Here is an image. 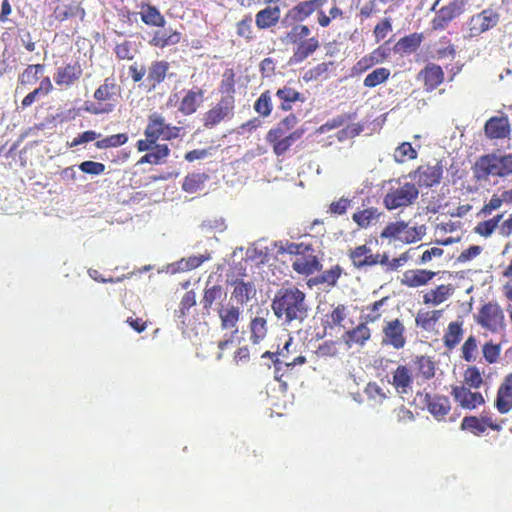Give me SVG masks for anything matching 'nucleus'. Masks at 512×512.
<instances>
[{"label": "nucleus", "instance_id": "nucleus-22", "mask_svg": "<svg viewBox=\"0 0 512 512\" xmlns=\"http://www.w3.org/2000/svg\"><path fill=\"white\" fill-rule=\"evenodd\" d=\"M280 8L278 6L275 7H267L263 10H260L256 14V25L260 29H266L273 25H275L280 18Z\"/></svg>", "mask_w": 512, "mask_h": 512}, {"label": "nucleus", "instance_id": "nucleus-4", "mask_svg": "<svg viewBox=\"0 0 512 512\" xmlns=\"http://www.w3.org/2000/svg\"><path fill=\"white\" fill-rule=\"evenodd\" d=\"M234 102L232 95L223 96L214 107L205 113L204 126L213 128L221 121L231 119L234 115Z\"/></svg>", "mask_w": 512, "mask_h": 512}, {"label": "nucleus", "instance_id": "nucleus-57", "mask_svg": "<svg viewBox=\"0 0 512 512\" xmlns=\"http://www.w3.org/2000/svg\"><path fill=\"white\" fill-rule=\"evenodd\" d=\"M351 205V200L341 197L337 201H333L329 206V212L334 215H343Z\"/></svg>", "mask_w": 512, "mask_h": 512}, {"label": "nucleus", "instance_id": "nucleus-45", "mask_svg": "<svg viewBox=\"0 0 512 512\" xmlns=\"http://www.w3.org/2000/svg\"><path fill=\"white\" fill-rule=\"evenodd\" d=\"M254 109L260 115L266 117L272 110V102L269 91L263 92L254 104Z\"/></svg>", "mask_w": 512, "mask_h": 512}, {"label": "nucleus", "instance_id": "nucleus-5", "mask_svg": "<svg viewBox=\"0 0 512 512\" xmlns=\"http://www.w3.org/2000/svg\"><path fill=\"white\" fill-rule=\"evenodd\" d=\"M227 292L223 286L218 284H206L200 304L203 308V315H210L212 311L218 312L219 307H224Z\"/></svg>", "mask_w": 512, "mask_h": 512}, {"label": "nucleus", "instance_id": "nucleus-8", "mask_svg": "<svg viewBox=\"0 0 512 512\" xmlns=\"http://www.w3.org/2000/svg\"><path fill=\"white\" fill-rule=\"evenodd\" d=\"M499 22V14L492 9H485L473 15L469 21L470 36H478L495 27Z\"/></svg>", "mask_w": 512, "mask_h": 512}, {"label": "nucleus", "instance_id": "nucleus-64", "mask_svg": "<svg viewBox=\"0 0 512 512\" xmlns=\"http://www.w3.org/2000/svg\"><path fill=\"white\" fill-rule=\"evenodd\" d=\"M340 276V272L334 269H330L325 271L317 281L320 283H327L329 285H334L337 282V279Z\"/></svg>", "mask_w": 512, "mask_h": 512}, {"label": "nucleus", "instance_id": "nucleus-40", "mask_svg": "<svg viewBox=\"0 0 512 512\" xmlns=\"http://www.w3.org/2000/svg\"><path fill=\"white\" fill-rule=\"evenodd\" d=\"M416 157L417 152L409 142H403L394 152V159L398 163H403L406 160L415 159Z\"/></svg>", "mask_w": 512, "mask_h": 512}, {"label": "nucleus", "instance_id": "nucleus-43", "mask_svg": "<svg viewBox=\"0 0 512 512\" xmlns=\"http://www.w3.org/2000/svg\"><path fill=\"white\" fill-rule=\"evenodd\" d=\"M407 223L399 221L387 225L381 233L382 238H397L401 241L403 233L406 232Z\"/></svg>", "mask_w": 512, "mask_h": 512}, {"label": "nucleus", "instance_id": "nucleus-34", "mask_svg": "<svg viewBox=\"0 0 512 512\" xmlns=\"http://www.w3.org/2000/svg\"><path fill=\"white\" fill-rule=\"evenodd\" d=\"M208 176L204 173H193L185 177L182 188L188 193H195L202 189Z\"/></svg>", "mask_w": 512, "mask_h": 512}, {"label": "nucleus", "instance_id": "nucleus-32", "mask_svg": "<svg viewBox=\"0 0 512 512\" xmlns=\"http://www.w3.org/2000/svg\"><path fill=\"white\" fill-rule=\"evenodd\" d=\"M452 293V289L447 285H440L435 290H431L423 296L425 304L439 305L444 302Z\"/></svg>", "mask_w": 512, "mask_h": 512}, {"label": "nucleus", "instance_id": "nucleus-51", "mask_svg": "<svg viewBox=\"0 0 512 512\" xmlns=\"http://www.w3.org/2000/svg\"><path fill=\"white\" fill-rule=\"evenodd\" d=\"M477 351V340L474 336H470L462 346V357L465 361L471 362L476 359L475 352Z\"/></svg>", "mask_w": 512, "mask_h": 512}, {"label": "nucleus", "instance_id": "nucleus-48", "mask_svg": "<svg viewBox=\"0 0 512 512\" xmlns=\"http://www.w3.org/2000/svg\"><path fill=\"white\" fill-rule=\"evenodd\" d=\"M313 12H314L313 4L309 0V1L300 2L298 5H296L292 9V11L290 13L293 14V17L297 21H303L305 18H307Z\"/></svg>", "mask_w": 512, "mask_h": 512}, {"label": "nucleus", "instance_id": "nucleus-3", "mask_svg": "<svg viewBox=\"0 0 512 512\" xmlns=\"http://www.w3.org/2000/svg\"><path fill=\"white\" fill-rule=\"evenodd\" d=\"M419 190L415 184L410 182L402 183L396 181V186H392L384 197V205L388 210L407 207L418 198Z\"/></svg>", "mask_w": 512, "mask_h": 512}, {"label": "nucleus", "instance_id": "nucleus-13", "mask_svg": "<svg viewBox=\"0 0 512 512\" xmlns=\"http://www.w3.org/2000/svg\"><path fill=\"white\" fill-rule=\"evenodd\" d=\"M349 257L356 268L363 269L378 264L380 255L372 254L370 248L360 245L350 252Z\"/></svg>", "mask_w": 512, "mask_h": 512}, {"label": "nucleus", "instance_id": "nucleus-2", "mask_svg": "<svg viewBox=\"0 0 512 512\" xmlns=\"http://www.w3.org/2000/svg\"><path fill=\"white\" fill-rule=\"evenodd\" d=\"M475 177L478 180H488L491 177L508 178L512 176V153L487 154L481 156L474 166Z\"/></svg>", "mask_w": 512, "mask_h": 512}, {"label": "nucleus", "instance_id": "nucleus-20", "mask_svg": "<svg viewBox=\"0 0 512 512\" xmlns=\"http://www.w3.org/2000/svg\"><path fill=\"white\" fill-rule=\"evenodd\" d=\"M435 276V273L428 270H407L401 279V284L408 287H419L425 285Z\"/></svg>", "mask_w": 512, "mask_h": 512}, {"label": "nucleus", "instance_id": "nucleus-24", "mask_svg": "<svg viewBox=\"0 0 512 512\" xmlns=\"http://www.w3.org/2000/svg\"><path fill=\"white\" fill-rule=\"evenodd\" d=\"M166 124L167 123L161 114L156 112L152 113L148 118V125L144 132L145 136L158 140L161 138Z\"/></svg>", "mask_w": 512, "mask_h": 512}, {"label": "nucleus", "instance_id": "nucleus-27", "mask_svg": "<svg viewBox=\"0 0 512 512\" xmlns=\"http://www.w3.org/2000/svg\"><path fill=\"white\" fill-rule=\"evenodd\" d=\"M276 97L280 101L279 107L284 111L291 110L292 103L296 101H304L303 96L299 92L290 87H284L279 89L276 92Z\"/></svg>", "mask_w": 512, "mask_h": 512}, {"label": "nucleus", "instance_id": "nucleus-26", "mask_svg": "<svg viewBox=\"0 0 512 512\" xmlns=\"http://www.w3.org/2000/svg\"><path fill=\"white\" fill-rule=\"evenodd\" d=\"M370 329L366 324H359L356 328L347 331L344 335L345 343L348 347H351L352 343L363 346L365 342L370 338Z\"/></svg>", "mask_w": 512, "mask_h": 512}, {"label": "nucleus", "instance_id": "nucleus-44", "mask_svg": "<svg viewBox=\"0 0 512 512\" xmlns=\"http://www.w3.org/2000/svg\"><path fill=\"white\" fill-rule=\"evenodd\" d=\"M464 7V0H454L449 5L442 7L440 12L444 15V17H446V19L451 21L464 12Z\"/></svg>", "mask_w": 512, "mask_h": 512}, {"label": "nucleus", "instance_id": "nucleus-11", "mask_svg": "<svg viewBox=\"0 0 512 512\" xmlns=\"http://www.w3.org/2000/svg\"><path fill=\"white\" fill-rule=\"evenodd\" d=\"M241 313L240 307L231 302L224 307H219L217 314L221 321V328L223 330H231L232 334H236Z\"/></svg>", "mask_w": 512, "mask_h": 512}, {"label": "nucleus", "instance_id": "nucleus-59", "mask_svg": "<svg viewBox=\"0 0 512 512\" xmlns=\"http://www.w3.org/2000/svg\"><path fill=\"white\" fill-rule=\"evenodd\" d=\"M500 353V346L492 343H487L483 347V356L489 363H495Z\"/></svg>", "mask_w": 512, "mask_h": 512}, {"label": "nucleus", "instance_id": "nucleus-41", "mask_svg": "<svg viewBox=\"0 0 512 512\" xmlns=\"http://www.w3.org/2000/svg\"><path fill=\"white\" fill-rule=\"evenodd\" d=\"M378 215L377 209L368 208L354 213L352 218L358 226L365 228L369 226L370 223L378 217Z\"/></svg>", "mask_w": 512, "mask_h": 512}, {"label": "nucleus", "instance_id": "nucleus-58", "mask_svg": "<svg viewBox=\"0 0 512 512\" xmlns=\"http://www.w3.org/2000/svg\"><path fill=\"white\" fill-rule=\"evenodd\" d=\"M196 304V294L194 291H188L184 294L179 308V317L186 315L187 311Z\"/></svg>", "mask_w": 512, "mask_h": 512}, {"label": "nucleus", "instance_id": "nucleus-36", "mask_svg": "<svg viewBox=\"0 0 512 512\" xmlns=\"http://www.w3.org/2000/svg\"><path fill=\"white\" fill-rule=\"evenodd\" d=\"M251 340L257 344L267 335V321L263 317H255L250 323Z\"/></svg>", "mask_w": 512, "mask_h": 512}, {"label": "nucleus", "instance_id": "nucleus-52", "mask_svg": "<svg viewBox=\"0 0 512 512\" xmlns=\"http://www.w3.org/2000/svg\"><path fill=\"white\" fill-rule=\"evenodd\" d=\"M466 384L473 388H479L483 380L479 369L475 366L469 367L464 374Z\"/></svg>", "mask_w": 512, "mask_h": 512}, {"label": "nucleus", "instance_id": "nucleus-1", "mask_svg": "<svg viewBox=\"0 0 512 512\" xmlns=\"http://www.w3.org/2000/svg\"><path fill=\"white\" fill-rule=\"evenodd\" d=\"M271 307L277 319L295 328L301 327L311 311L306 294L295 286L280 288L275 293Z\"/></svg>", "mask_w": 512, "mask_h": 512}, {"label": "nucleus", "instance_id": "nucleus-53", "mask_svg": "<svg viewBox=\"0 0 512 512\" xmlns=\"http://www.w3.org/2000/svg\"><path fill=\"white\" fill-rule=\"evenodd\" d=\"M461 428L471 430L478 435L486 430L485 425L481 422V420L473 416L465 417L462 420Z\"/></svg>", "mask_w": 512, "mask_h": 512}, {"label": "nucleus", "instance_id": "nucleus-16", "mask_svg": "<svg viewBox=\"0 0 512 512\" xmlns=\"http://www.w3.org/2000/svg\"><path fill=\"white\" fill-rule=\"evenodd\" d=\"M496 407L501 414L508 413L512 409V374L505 378L498 390Z\"/></svg>", "mask_w": 512, "mask_h": 512}, {"label": "nucleus", "instance_id": "nucleus-14", "mask_svg": "<svg viewBox=\"0 0 512 512\" xmlns=\"http://www.w3.org/2000/svg\"><path fill=\"white\" fill-rule=\"evenodd\" d=\"M312 252L313 250L301 254L295 258L292 263V267L297 273L303 275H311L320 270L321 264L317 257L312 254Z\"/></svg>", "mask_w": 512, "mask_h": 512}, {"label": "nucleus", "instance_id": "nucleus-46", "mask_svg": "<svg viewBox=\"0 0 512 512\" xmlns=\"http://www.w3.org/2000/svg\"><path fill=\"white\" fill-rule=\"evenodd\" d=\"M444 78V73L439 66H432L427 68L425 74V84L430 86L431 88H435L437 85L442 83Z\"/></svg>", "mask_w": 512, "mask_h": 512}, {"label": "nucleus", "instance_id": "nucleus-61", "mask_svg": "<svg viewBox=\"0 0 512 512\" xmlns=\"http://www.w3.org/2000/svg\"><path fill=\"white\" fill-rule=\"evenodd\" d=\"M115 53L119 59L131 60L134 57V50L131 43L124 42L115 47Z\"/></svg>", "mask_w": 512, "mask_h": 512}, {"label": "nucleus", "instance_id": "nucleus-12", "mask_svg": "<svg viewBox=\"0 0 512 512\" xmlns=\"http://www.w3.org/2000/svg\"><path fill=\"white\" fill-rule=\"evenodd\" d=\"M234 289L231 295L230 302L235 301L237 304L243 306L256 296V287L252 281H243L237 279L232 282Z\"/></svg>", "mask_w": 512, "mask_h": 512}, {"label": "nucleus", "instance_id": "nucleus-6", "mask_svg": "<svg viewBox=\"0 0 512 512\" xmlns=\"http://www.w3.org/2000/svg\"><path fill=\"white\" fill-rule=\"evenodd\" d=\"M443 175V166L440 162L434 165H421L414 172L409 173V177L415 180L419 186L432 187L440 183Z\"/></svg>", "mask_w": 512, "mask_h": 512}, {"label": "nucleus", "instance_id": "nucleus-15", "mask_svg": "<svg viewBox=\"0 0 512 512\" xmlns=\"http://www.w3.org/2000/svg\"><path fill=\"white\" fill-rule=\"evenodd\" d=\"M452 395L463 408L474 409L477 405L484 403V398L480 393H473L464 386L455 387Z\"/></svg>", "mask_w": 512, "mask_h": 512}, {"label": "nucleus", "instance_id": "nucleus-60", "mask_svg": "<svg viewBox=\"0 0 512 512\" xmlns=\"http://www.w3.org/2000/svg\"><path fill=\"white\" fill-rule=\"evenodd\" d=\"M187 271H189V270H188L186 258H182L179 261L168 264L161 269V272H166V273H170V274H176V273L187 272Z\"/></svg>", "mask_w": 512, "mask_h": 512}, {"label": "nucleus", "instance_id": "nucleus-23", "mask_svg": "<svg viewBox=\"0 0 512 512\" xmlns=\"http://www.w3.org/2000/svg\"><path fill=\"white\" fill-rule=\"evenodd\" d=\"M168 69L169 63L166 61H155L150 65L146 80L149 82L151 88H155L164 81Z\"/></svg>", "mask_w": 512, "mask_h": 512}, {"label": "nucleus", "instance_id": "nucleus-63", "mask_svg": "<svg viewBox=\"0 0 512 512\" xmlns=\"http://www.w3.org/2000/svg\"><path fill=\"white\" fill-rule=\"evenodd\" d=\"M482 251V248L477 245L470 246L464 250L458 257L459 262H467L477 257Z\"/></svg>", "mask_w": 512, "mask_h": 512}, {"label": "nucleus", "instance_id": "nucleus-37", "mask_svg": "<svg viewBox=\"0 0 512 512\" xmlns=\"http://www.w3.org/2000/svg\"><path fill=\"white\" fill-rule=\"evenodd\" d=\"M503 214H498L494 216L493 218L479 222L476 227L474 228V231L483 236V237H489L492 235V233L498 228L499 229V223L503 218Z\"/></svg>", "mask_w": 512, "mask_h": 512}, {"label": "nucleus", "instance_id": "nucleus-28", "mask_svg": "<svg viewBox=\"0 0 512 512\" xmlns=\"http://www.w3.org/2000/svg\"><path fill=\"white\" fill-rule=\"evenodd\" d=\"M303 133V129H298L288 136H282L281 138H278L275 141H270L271 143H273V150L275 154L277 156L283 155L296 140L302 137Z\"/></svg>", "mask_w": 512, "mask_h": 512}, {"label": "nucleus", "instance_id": "nucleus-38", "mask_svg": "<svg viewBox=\"0 0 512 512\" xmlns=\"http://www.w3.org/2000/svg\"><path fill=\"white\" fill-rule=\"evenodd\" d=\"M442 315V310L419 312L416 316V324L425 330H431Z\"/></svg>", "mask_w": 512, "mask_h": 512}, {"label": "nucleus", "instance_id": "nucleus-50", "mask_svg": "<svg viewBox=\"0 0 512 512\" xmlns=\"http://www.w3.org/2000/svg\"><path fill=\"white\" fill-rule=\"evenodd\" d=\"M266 357L271 358L273 361V364L275 366L274 378L277 381H281V378L284 375V372L289 370L285 367V364H287V361L281 360L280 358L277 357V354H275L273 352H269V351L265 352L262 355V358H266Z\"/></svg>", "mask_w": 512, "mask_h": 512}, {"label": "nucleus", "instance_id": "nucleus-18", "mask_svg": "<svg viewBox=\"0 0 512 512\" xmlns=\"http://www.w3.org/2000/svg\"><path fill=\"white\" fill-rule=\"evenodd\" d=\"M82 75V68L79 63L67 64L57 70L55 82L58 85H71Z\"/></svg>", "mask_w": 512, "mask_h": 512}, {"label": "nucleus", "instance_id": "nucleus-35", "mask_svg": "<svg viewBox=\"0 0 512 512\" xmlns=\"http://www.w3.org/2000/svg\"><path fill=\"white\" fill-rule=\"evenodd\" d=\"M44 71V65L35 64L28 67L19 75L18 81L22 85H32L37 82L39 75Z\"/></svg>", "mask_w": 512, "mask_h": 512}, {"label": "nucleus", "instance_id": "nucleus-17", "mask_svg": "<svg viewBox=\"0 0 512 512\" xmlns=\"http://www.w3.org/2000/svg\"><path fill=\"white\" fill-rule=\"evenodd\" d=\"M391 383L399 394H407L413 383L410 369L406 366H398L393 373Z\"/></svg>", "mask_w": 512, "mask_h": 512}, {"label": "nucleus", "instance_id": "nucleus-39", "mask_svg": "<svg viewBox=\"0 0 512 512\" xmlns=\"http://www.w3.org/2000/svg\"><path fill=\"white\" fill-rule=\"evenodd\" d=\"M390 76V70L387 68H377L369 73L364 79V86L366 87H375L384 81H386Z\"/></svg>", "mask_w": 512, "mask_h": 512}, {"label": "nucleus", "instance_id": "nucleus-30", "mask_svg": "<svg viewBox=\"0 0 512 512\" xmlns=\"http://www.w3.org/2000/svg\"><path fill=\"white\" fill-rule=\"evenodd\" d=\"M169 148L167 145H155L153 149L148 151L141 159L138 161L139 164L149 163V164H159L163 159H165L169 155Z\"/></svg>", "mask_w": 512, "mask_h": 512}, {"label": "nucleus", "instance_id": "nucleus-47", "mask_svg": "<svg viewBox=\"0 0 512 512\" xmlns=\"http://www.w3.org/2000/svg\"><path fill=\"white\" fill-rule=\"evenodd\" d=\"M115 90L116 85L112 82H109V79H106L104 83L100 85L94 92V98L98 101L109 100L115 94Z\"/></svg>", "mask_w": 512, "mask_h": 512}, {"label": "nucleus", "instance_id": "nucleus-49", "mask_svg": "<svg viewBox=\"0 0 512 512\" xmlns=\"http://www.w3.org/2000/svg\"><path fill=\"white\" fill-rule=\"evenodd\" d=\"M421 39L416 34L404 37L398 41L396 48L403 52H412L418 48Z\"/></svg>", "mask_w": 512, "mask_h": 512}, {"label": "nucleus", "instance_id": "nucleus-7", "mask_svg": "<svg viewBox=\"0 0 512 512\" xmlns=\"http://www.w3.org/2000/svg\"><path fill=\"white\" fill-rule=\"evenodd\" d=\"M478 323L492 332H499L504 328V314L497 304L484 305L479 313Z\"/></svg>", "mask_w": 512, "mask_h": 512}, {"label": "nucleus", "instance_id": "nucleus-25", "mask_svg": "<svg viewBox=\"0 0 512 512\" xmlns=\"http://www.w3.org/2000/svg\"><path fill=\"white\" fill-rule=\"evenodd\" d=\"M462 325V321H455L449 323L447 331L443 338L444 344L449 350L454 349L460 343L463 337Z\"/></svg>", "mask_w": 512, "mask_h": 512}, {"label": "nucleus", "instance_id": "nucleus-10", "mask_svg": "<svg viewBox=\"0 0 512 512\" xmlns=\"http://www.w3.org/2000/svg\"><path fill=\"white\" fill-rule=\"evenodd\" d=\"M404 331V325L400 322V320L395 319L388 322L383 328L384 338L382 343L391 345L395 349L403 348L406 344Z\"/></svg>", "mask_w": 512, "mask_h": 512}, {"label": "nucleus", "instance_id": "nucleus-55", "mask_svg": "<svg viewBox=\"0 0 512 512\" xmlns=\"http://www.w3.org/2000/svg\"><path fill=\"white\" fill-rule=\"evenodd\" d=\"M79 169L83 173L91 174V175H100L105 171V165L100 162L94 161H84L79 165Z\"/></svg>", "mask_w": 512, "mask_h": 512}, {"label": "nucleus", "instance_id": "nucleus-42", "mask_svg": "<svg viewBox=\"0 0 512 512\" xmlns=\"http://www.w3.org/2000/svg\"><path fill=\"white\" fill-rule=\"evenodd\" d=\"M319 43L318 40L315 38H309L307 40L299 42V45L297 47V51L295 55L300 59L303 60L307 58L309 55L314 53L316 49L318 48Z\"/></svg>", "mask_w": 512, "mask_h": 512}, {"label": "nucleus", "instance_id": "nucleus-19", "mask_svg": "<svg viewBox=\"0 0 512 512\" xmlns=\"http://www.w3.org/2000/svg\"><path fill=\"white\" fill-rule=\"evenodd\" d=\"M424 403L429 412L435 417H443L450 410V403L445 396H431L430 394L424 395Z\"/></svg>", "mask_w": 512, "mask_h": 512}, {"label": "nucleus", "instance_id": "nucleus-56", "mask_svg": "<svg viewBox=\"0 0 512 512\" xmlns=\"http://www.w3.org/2000/svg\"><path fill=\"white\" fill-rule=\"evenodd\" d=\"M503 202H505L504 191L502 192L501 196L493 195L489 202L483 206L480 213L483 214L484 216H488L494 210L499 209L502 206Z\"/></svg>", "mask_w": 512, "mask_h": 512}, {"label": "nucleus", "instance_id": "nucleus-29", "mask_svg": "<svg viewBox=\"0 0 512 512\" xmlns=\"http://www.w3.org/2000/svg\"><path fill=\"white\" fill-rule=\"evenodd\" d=\"M142 21L150 26L164 27L165 19L159 12V10L151 5H146L141 11Z\"/></svg>", "mask_w": 512, "mask_h": 512}, {"label": "nucleus", "instance_id": "nucleus-31", "mask_svg": "<svg viewBox=\"0 0 512 512\" xmlns=\"http://www.w3.org/2000/svg\"><path fill=\"white\" fill-rule=\"evenodd\" d=\"M275 247L278 248L279 254L288 253L291 255H295L296 257L304 254L306 252L312 251V248L309 245H305L304 243H293V242H275Z\"/></svg>", "mask_w": 512, "mask_h": 512}, {"label": "nucleus", "instance_id": "nucleus-54", "mask_svg": "<svg viewBox=\"0 0 512 512\" xmlns=\"http://www.w3.org/2000/svg\"><path fill=\"white\" fill-rule=\"evenodd\" d=\"M310 34V29L306 25H296L287 34V38L292 43H299Z\"/></svg>", "mask_w": 512, "mask_h": 512}, {"label": "nucleus", "instance_id": "nucleus-33", "mask_svg": "<svg viewBox=\"0 0 512 512\" xmlns=\"http://www.w3.org/2000/svg\"><path fill=\"white\" fill-rule=\"evenodd\" d=\"M297 123V118L295 115L293 114H290L288 115L286 118H284L278 125L277 128L275 129H272L269 131L268 135H267V140L268 141H275L277 140L278 138H281L282 136H284V134L290 130L291 128H293Z\"/></svg>", "mask_w": 512, "mask_h": 512}, {"label": "nucleus", "instance_id": "nucleus-21", "mask_svg": "<svg viewBox=\"0 0 512 512\" xmlns=\"http://www.w3.org/2000/svg\"><path fill=\"white\" fill-rule=\"evenodd\" d=\"M203 101V91L201 89L189 90L179 105V111L184 115H191Z\"/></svg>", "mask_w": 512, "mask_h": 512}, {"label": "nucleus", "instance_id": "nucleus-62", "mask_svg": "<svg viewBox=\"0 0 512 512\" xmlns=\"http://www.w3.org/2000/svg\"><path fill=\"white\" fill-rule=\"evenodd\" d=\"M345 122H346V116H344V115L337 116V117L327 121L325 124H323L319 128V131L321 133L328 132L332 129H335V128H338V127L344 125Z\"/></svg>", "mask_w": 512, "mask_h": 512}, {"label": "nucleus", "instance_id": "nucleus-9", "mask_svg": "<svg viewBox=\"0 0 512 512\" xmlns=\"http://www.w3.org/2000/svg\"><path fill=\"white\" fill-rule=\"evenodd\" d=\"M484 132L486 137L491 140L508 138L511 133V125L508 117H491L485 123Z\"/></svg>", "mask_w": 512, "mask_h": 512}]
</instances>
